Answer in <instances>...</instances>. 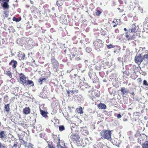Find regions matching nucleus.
Wrapping results in <instances>:
<instances>
[{"label":"nucleus","mask_w":148,"mask_h":148,"mask_svg":"<svg viewBox=\"0 0 148 148\" xmlns=\"http://www.w3.org/2000/svg\"><path fill=\"white\" fill-rule=\"evenodd\" d=\"M9 97L7 95H5L4 97L3 101L5 103H7L8 101Z\"/></svg>","instance_id":"7c9ffc66"},{"label":"nucleus","mask_w":148,"mask_h":148,"mask_svg":"<svg viewBox=\"0 0 148 148\" xmlns=\"http://www.w3.org/2000/svg\"><path fill=\"white\" fill-rule=\"evenodd\" d=\"M56 4L58 7L61 6L62 5V0H58L56 2Z\"/></svg>","instance_id":"c85d7f7f"},{"label":"nucleus","mask_w":148,"mask_h":148,"mask_svg":"<svg viewBox=\"0 0 148 148\" xmlns=\"http://www.w3.org/2000/svg\"><path fill=\"white\" fill-rule=\"evenodd\" d=\"M47 143L48 144V148H56L52 142H49L47 141Z\"/></svg>","instance_id":"a211bd4d"},{"label":"nucleus","mask_w":148,"mask_h":148,"mask_svg":"<svg viewBox=\"0 0 148 148\" xmlns=\"http://www.w3.org/2000/svg\"><path fill=\"white\" fill-rule=\"evenodd\" d=\"M39 135L40 137H41V138H43L44 137V135L43 134H42V133L40 134H39Z\"/></svg>","instance_id":"37998d69"},{"label":"nucleus","mask_w":148,"mask_h":148,"mask_svg":"<svg viewBox=\"0 0 148 148\" xmlns=\"http://www.w3.org/2000/svg\"><path fill=\"white\" fill-rule=\"evenodd\" d=\"M53 67L54 69H57L59 67V63L55 58H52L51 60Z\"/></svg>","instance_id":"0eeeda50"},{"label":"nucleus","mask_w":148,"mask_h":148,"mask_svg":"<svg viewBox=\"0 0 148 148\" xmlns=\"http://www.w3.org/2000/svg\"><path fill=\"white\" fill-rule=\"evenodd\" d=\"M57 147L58 148L60 147V148H61V147H62L61 146L60 144V141L59 142H58V143L57 145Z\"/></svg>","instance_id":"79ce46f5"},{"label":"nucleus","mask_w":148,"mask_h":148,"mask_svg":"<svg viewBox=\"0 0 148 148\" xmlns=\"http://www.w3.org/2000/svg\"><path fill=\"white\" fill-rule=\"evenodd\" d=\"M75 59L77 61H78L80 60V58L79 57L77 56V57L75 58Z\"/></svg>","instance_id":"de8ad7c7"},{"label":"nucleus","mask_w":148,"mask_h":148,"mask_svg":"<svg viewBox=\"0 0 148 148\" xmlns=\"http://www.w3.org/2000/svg\"><path fill=\"white\" fill-rule=\"evenodd\" d=\"M117 118L118 119H119V118H121L122 116H121V114H119L117 115Z\"/></svg>","instance_id":"a18cd8bd"},{"label":"nucleus","mask_w":148,"mask_h":148,"mask_svg":"<svg viewBox=\"0 0 148 148\" xmlns=\"http://www.w3.org/2000/svg\"><path fill=\"white\" fill-rule=\"evenodd\" d=\"M124 30L125 31H126V32L127 31V29L126 28H124Z\"/></svg>","instance_id":"4d7b16f0"},{"label":"nucleus","mask_w":148,"mask_h":148,"mask_svg":"<svg viewBox=\"0 0 148 148\" xmlns=\"http://www.w3.org/2000/svg\"><path fill=\"white\" fill-rule=\"evenodd\" d=\"M88 75H89L90 78L91 79L92 77V73H91L90 72H89V73L88 74Z\"/></svg>","instance_id":"8fccbe9b"},{"label":"nucleus","mask_w":148,"mask_h":148,"mask_svg":"<svg viewBox=\"0 0 148 148\" xmlns=\"http://www.w3.org/2000/svg\"><path fill=\"white\" fill-rule=\"evenodd\" d=\"M145 22L147 23L148 22V16H147L146 18H145Z\"/></svg>","instance_id":"c03bdc74"},{"label":"nucleus","mask_w":148,"mask_h":148,"mask_svg":"<svg viewBox=\"0 0 148 148\" xmlns=\"http://www.w3.org/2000/svg\"><path fill=\"white\" fill-rule=\"evenodd\" d=\"M82 132L83 134L84 135H88L89 134L88 131L85 128H83L82 129Z\"/></svg>","instance_id":"f3484780"},{"label":"nucleus","mask_w":148,"mask_h":148,"mask_svg":"<svg viewBox=\"0 0 148 148\" xmlns=\"http://www.w3.org/2000/svg\"><path fill=\"white\" fill-rule=\"evenodd\" d=\"M5 110L6 111L8 112L10 111V104H8L5 105L4 106Z\"/></svg>","instance_id":"a878e982"},{"label":"nucleus","mask_w":148,"mask_h":148,"mask_svg":"<svg viewBox=\"0 0 148 148\" xmlns=\"http://www.w3.org/2000/svg\"><path fill=\"white\" fill-rule=\"evenodd\" d=\"M59 130L60 131H62L64 130L65 129L63 125H60L59 126Z\"/></svg>","instance_id":"72a5a7b5"},{"label":"nucleus","mask_w":148,"mask_h":148,"mask_svg":"<svg viewBox=\"0 0 148 148\" xmlns=\"http://www.w3.org/2000/svg\"><path fill=\"white\" fill-rule=\"evenodd\" d=\"M147 136L144 134H140L138 138V142L141 144L143 143V142L146 140Z\"/></svg>","instance_id":"6e6552de"},{"label":"nucleus","mask_w":148,"mask_h":148,"mask_svg":"<svg viewBox=\"0 0 148 148\" xmlns=\"http://www.w3.org/2000/svg\"><path fill=\"white\" fill-rule=\"evenodd\" d=\"M129 72L127 71H124L123 73V77H127L130 75Z\"/></svg>","instance_id":"bb28decb"},{"label":"nucleus","mask_w":148,"mask_h":148,"mask_svg":"<svg viewBox=\"0 0 148 148\" xmlns=\"http://www.w3.org/2000/svg\"><path fill=\"white\" fill-rule=\"evenodd\" d=\"M23 114L25 115L29 114L30 113V109L29 107H25L23 110Z\"/></svg>","instance_id":"ddd939ff"},{"label":"nucleus","mask_w":148,"mask_h":148,"mask_svg":"<svg viewBox=\"0 0 148 148\" xmlns=\"http://www.w3.org/2000/svg\"><path fill=\"white\" fill-rule=\"evenodd\" d=\"M121 91L122 92V95H124L125 94H127L128 93V91L126 90L125 87H122L121 88Z\"/></svg>","instance_id":"dca6fc26"},{"label":"nucleus","mask_w":148,"mask_h":148,"mask_svg":"<svg viewBox=\"0 0 148 148\" xmlns=\"http://www.w3.org/2000/svg\"><path fill=\"white\" fill-rule=\"evenodd\" d=\"M98 108L100 109H105L106 108V105L103 103H100L97 105Z\"/></svg>","instance_id":"2eb2a0df"},{"label":"nucleus","mask_w":148,"mask_h":148,"mask_svg":"<svg viewBox=\"0 0 148 148\" xmlns=\"http://www.w3.org/2000/svg\"><path fill=\"white\" fill-rule=\"evenodd\" d=\"M6 136L5 132L4 131H1L0 132V138L3 139Z\"/></svg>","instance_id":"aec40b11"},{"label":"nucleus","mask_w":148,"mask_h":148,"mask_svg":"<svg viewBox=\"0 0 148 148\" xmlns=\"http://www.w3.org/2000/svg\"><path fill=\"white\" fill-rule=\"evenodd\" d=\"M143 58H144V60L146 59L148 60V54L144 55L143 56Z\"/></svg>","instance_id":"4c0bfd02"},{"label":"nucleus","mask_w":148,"mask_h":148,"mask_svg":"<svg viewBox=\"0 0 148 148\" xmlns=\"http://www.w3.org/2000/svg\"><path fill=\"white\" fill-rule=\"evenodd\" d=\"M116 143H115V142H115V141H114V142H113V143H114V144H115V145H118V144H119V142H118V144H117V140H118V141H119V140H118L117 139H116Z\"/></svg>","instance_id":"09e8293b"},{"label":"nucleus","mask_w":148,"mask_h":148,"mask_svg":"<svg viewBox=\"0 0 148 148\" xmlns=\"http://www.w3.org/2000/svg\"><path fill=\"white\" fill-rule=\"evenodd\" d=\"M18 56L19 60H24L25 58V55L24 53H23L21 51L18 52Z\"/></svg>","instance_id":"9b49d317"},{"label":"nucleus","mask_w":148,"mask_h":148,"mask_svg":"<svg viewBox=\"0 0 148 148\" xmlns=\"http://www.w3.org/2000/svg\"><path fill=\"white\" fill-rule=\"evenodd\" d=\"M0 148H7V147L4 145L0 143Z\"/></svg>","instance_id":"ea45409f"},{"label":"nucleus","mask_w":148,"mask_h":148,"mask_svg":"<svg viewBox=\"0 0 148 148\" xmlns=\"http://www.w3.org/2000/svg\"><path fill=\"white\" fill-rule=\"evenodd\" d=\"M53 138L54 139V141L55 142H57L58 141L59 142L60 141V139L58 137L57 135H53Z\"/></svg>","instance_id":"b1692460"},{"label":"nucleus","mask_w":148,"mask_h":148,"mask_svg":"<svg viewBox=\"0 0 148 148\" xmlns=\"http://www.w3.org/2000/svg\"><path fill=\"white\" fill-rule=\"evenodd\" d=\"M143 60H144V58H143V57H142L141 54L136 55L134 59L135 63L138 64H140Z\"/></svg>","instance_id":"423d86ee"},{"label":"nucleus","mask_w":148,"mask_h":148,"mask_svg":"<svg viewBox=\"0 0 148 148\" xmlns=\"http://www.w3.org/2000/svg\"><path fill=\"white\" fill-rule=\"evenodd\" d=\"M126 148H130V146L129 145H127L126 147Z\"/></svg>","instance_id":"13d9d810"},{"label":"nucleus","mask_w":148,"mask_h":148,"mask_svg":"<svg viewBox=\"0 0 148 148\" xmlns=\"http://www.w3.org/2000/svg\"><path fill=\"white\" fill-rule=\"evenodd\" d=\"M75 56H79L80 55H83V53L82 51H80L79 50H77V49L75 50Z\"/></svg>","instance_id":"412c9836"},{"label":"nucleus","mask_w":148,"mask_h":148,"mask_svg":"<svg viewBox=\"0 0 148 148\" xmlns=\"http://www.w3.org/2000/svg\"><path fill=\"white\" fill-rule=\"evenodd\" d=\"M18 145V143L17 142H15V143L14 144V145H13L12 147H15L16 148L17 147Z\"/></svg>","instance_id":"e433bc0d"},{"label":"nucleus","mask_w":148,"mask_h":148,"mask_svg":"<svg viewBox=\"0 0 148 148\" xmlns=\"http://www.w3.org/2000/svg\"><path fill=\"white\" fill-rule=\"evenodd\" d=\"M67 92L68 94H69V92L68 91H67Z\"/></svg>","instance_id":"0e129e2a"},{"label":"nucleus","mask_w":148,"mask_h":148,"mask_svg":"<svg viewBox=\"0 0 148 148\" xmlns=\"http://www.w3.org/2000/svg\"><path fill=\"white\" fill-rule=\"evenodd\" d=\"M19 81L20 83L24 86L30 85L31 86H33L34 84L33 81L28 79L27 77H26L23 74L21 73H19Z\"/></svg>","instance_id":"f257e3e1"},{"label":"nucleus","mask_w":148,"mask_h":148,"mask_svg":"<svg viewBox=\"0 0 148 148\" xmlns=\"http://www.w3.org/2000/svg\"><path fill=\"white\" fill-rule=\"evenodd\" d=\"M112 131L104 130H102L100 133L101 138L106 139L109 140H111V138Z\"/></svg>","instance_id":"f03ea898"},{"label":"nucleus","mask_w":148,"mask_h":148,"mask_svg":"<svg viewBox=\"0 0 148 148\" xmlns=\"http://www.w3.org/2000/svg\"><path fill=\"white\" fill-rule=\"evenodd\" d=\"M52 10H55V8L54 7H53L52 8Z\"/></svg>","instance_id":"bf43d9fd"},{"label":"nucleus","mask_w":148,"mask_h":148,"mask_svg":"<svg viewBox=\"0 0 148 148\" xmlns=\"http://www.w3.org/2000/svg\"><path fill=\"white\" fill-rule=\"evenodd\" d=\"M71 140L74 143H79L80 137L78 133L72 134L70 137Z\"/></svg>","instance_id":"20e7f679"},{"label":"nucleus","mask_w":148,"mask_h":148,"mask_svg":"<svg viewBox=\"0 0 148 148\" xmlns=\"http://www.w3.org/2000/svg\"><path fill=\"white\" fill-rule=\"evenodd\" d=\"M33 54V53L32 52L29 53L28 54V56H29L30 55V54Z\"/></svg>","instance_id":"052dcab7"},{"label":"nucleus","mask_w":148,"mask_h":148,"mask_svg":"<svg viewBox=\"0 0 148 148\" xmlns=\"http://www.w3.org/2000/svg\"><path fill=\"white\" fill-rule=\"evenodd\" d=\"M143 148H148V141H145L142 145Z\"/></svg>","instance_id":"393cba45"},{"label":"nucleus","mask_w":148,"mask_h":148,"mask_svg":"<svg viewBox=\"0 0 148 148\" xmlns=\"http://www.w3.org/2000/svg\"><path fill=\"white\" fill-rule=\"evenodd\" d=\"M12 32H14L15 31V29L14 28L12 29Z\"/></svg>","instance_id":"6e6d98bb"},{"label":"nucleus","mask_w":148,"mask_h":148,"mask_svg":"<svg viewBox=\"0 0 148 148\" xmlns=\"http://www.w3.org/2000/svg\"><path fill=\"white\" fill-rule=\"evenodd\" d=\"M127 119H125L124 121H127Z\"/></svg>","instance_id":"338daca9"},{"label":"nucleus","mask_w":148,"mask_h":148,"mask_svg":"<svg viewBox=\"0 0 148 148\" xmlns=\"http://www.w3.org/2000/svg\"><path fill=\"white\" fill-rule=\"evenodd\" d=\"M115 31L116 33H117V32H119V30L118 29H115Z\"/></svg>","instance_id":"864d4df0"},{"label":"nucleus","mask_w":148,"mask_h":148,"mask_svg":"<svg viewBox=\"0 0 148 148\" xmlns=\"http://www.w3.org/2000/svg\"><path fill=\"white\" fill-rule=\"evenodd\" d=\"M115 47L114 45H112L111 44H110L107 45V48L108 49H110L112 48H114Z\"/></svg>","instance_id":"f704fd0d"},{"label":"nucleus","mask_w":148,"mask_h":148,"mask_svg":"<svg viewBox=\"0 0 148 148\" xmlns=\"http://www.w3.org/2000/svg\"><path fill=\"white\" fill-rule=\"evenodd\" d=\"M30 145H31V146L32 147V146H33V145L31 144H30Z\"/></svg>","instance_id":"e2e57ef3"},{"label":"nucleus","mask_w":148,"mask_h":148,"mask_svg":"<svg viewBox=\"0 0 148 148\" xmlns=\"http://www.w3.org/2000/svg\"><path fill=\"white\" fill-rule=\"evenodd\" d=\"M21 20V17H19L18 18H16L15 17H14L12 18V20L14 21H16V22H19Z\"/></svg>","instance_id":"c756f323"},{"label":"nucleus","mask_w":148,"mask_h":148,"mask_svg":"<svg viewBox=\"0 0 148 148\" xmlns=\"http://www.w3.org/2000/svg\"><path fill=\"white\" fill-rule=\"evenodd\" d=\"M47 79L45 78H43L39 79L38 80V82L40 83V84L41 85L42 84V83L44 80L46 81Z\"/></svg>","instance_id":"cd10ccee"},{"label":"nucleus","mask_w":148,"mask_h":148,"mask_svg":"<svg viewBox=\"0 0 148 148\" xmlns=\"http://www.w3.org/2000/svg\"><path fill=\"white\" fill-rule=\"evenodd\" d=\"M104 42L101 40L100 39H97L95 40L93 42L94 46L95 49H100L103 48V47Z\"/></svg>","instance_id":"7ed1b4c3"},{"label":"nucleus","mask_w":148,"mask_h":148,"mask_svg":"<svg viewBox=\"0 0 148 148\" xmlns=\"http://www.w3.org/2000/svg\"><path fill=\"white\" fill-rule=\"evenodd\" d=\"M17 64V62L14 60H11L9 63V65L12 66L13 69H16Z\"/></svg>","instance_id":"9d476101"},{"label":"nucleus","mask_w":148,"mask_h":148,"mask_svg":"<svg viewBox=\"0 0 148 148\" xmlns=\"http://www.w3.org/2000/svg\"><path fill=\"white\" fill-rule=\"evenodd\" d=\"M95 94L96 96L97 97H99L100 95L99 92H98V91L97 92H95Z\"/></svg>","instance_id":"c9c22d12"},{"label":"nucleus","mask_w":148,"mask_h":148,"mask_svg":"<svg viewBox=\"0 0 148 148\" xmlns=\"http://www.w3.org/2000/svg\"><path fill=\"white\" fill-rule=\"evenodd\" d=\"M147 127H148V121L147 122V124H146Z\"/></svg>","instance_id":"680f3d73"},{"label":"nucleus","mask_w":148,"mask_h":148,"mask_svg":"<svg viewBox=\"0 0 148 148\" xmlns=\"http://www.w3.org/2000/svg\"><path fill=\"white\" fill-rule=\"evenodd\" d=\"M93 83H96L97 82V81L96 79H93Z\"/></svg>","instance_id":"603ef678"},{"label":"nucleus","mask_w":148,"mask_h":148,"mask_svg":"<svg viewBox=\"0 0 148 148\" xmlns=\"http://www.w3.org/2000/svg\"><path fill=\"white\" fill-rule=\"evenodd\" d=\"M136 28L137 27L135 25L133 24L132 26V27L131 28V29L128 30L129 31L131 32V33H136L137 31Z\"/></svg>","instance_id":"f8f14e48"},{"label":"nucleus","mask_w":148,"mask_h":148,"mask_svg":"<svg viewBox=\"0 0 148 148\" xmlns=\"http://www.w3.org/2000/svg\"><path fill=\"white\" fill-rule=\"evenodd\" d=\"M1 95H3V93H1Z\"/></svg>","instance_id":"69168bd1"},{"label":"nucleus","mask_w":148,"mask_h":148,"mask_svg":"<svg viewBox=\"0 0 148 148\" xmlns=\"http://www.w3.org/2000/svg\"><path fill=\"white\" fill-rule=\"evenodd\" d=\"M40 112L41 115L44 117H46L47 116V112L42 110H40Z\"/></svg>","instance_id":"6ab92c4d"},{"label":"nucleus","mask_w":148,"mask_h":148,"mask_svg":"<svg viewBox=\"0 0 148 148\" xmlns=\"http://www.w3.org/2000/svg\"><path fill=\"white\" fill-rule=\"evenodd\" d=\"M8 11H5L3 12L4 14V16L6 18H7L8 16Z\"/></svg>","instance_id":"473e14b6"},{"label":"nucleus","mask_w":148,"mask_h":148,"mask_svg":"<svg viewBox=\"0 0 148 148\" xmlns=\"http://www.w3.org/2000/svg\"><path fill=\"white\" fill-rule=\"evenodd\" d=\"M6 74L10 78H12V73L9 71H6Z\"/></svg>","instance_id":"2f4dec72"},{"label":"nucleus","mask_w":148,"mask_h":148,"mask_svg":"<svg viewBox=\"0 0 148 148\" xmlns=\"http://www.w3.org/2000/svg\"><path fill=\"white\" fill-rule=\"evenodd\" d=\"M118 47L116 49L115 48L114 50V53H116L117 52H118V51L120 49L119 47H118Z\"/></svg>","instance_id":"a19ab883"},{"label":"nucleus","mask_w":148,"mask_h":148,"mask_svg":"<svg viewBox=\"0 0 148 148\" xmlns=\"http://www.w3.org/2000/svg\"><path fill=\"white\" fill-rule=\"evenodd\" d=\"M72 55L73 57H74L75 56H76L75 55V53H72Z\"/></svg>","instance_id":"5fc2aeb1"},{"label":"nucleus","mask_w":148,"mask_h":148,"mask_svg":"<svg viewBox=\"0 0 148 148\" xmlns=\"http://www.w3.org/2000/svg\"><path fill=\"white\" fill-rule=\"evenodd\" d=\"M95 10L96 11L95 14L97 16H99L101 14L102 12V9L99 7L97 8Z\"/></svg>","instance_id":"4468645a"},{"label":"nucleus","mask_w":148,"mask_h":148,"mask_svg":"<svg viewBox=\"0 0 148 148\" xmlns=\"http://www.w3.org/2000/svg\"><path fill=\"white\" fill-rule=\"evenodd\" d=\"M117 19H114V20L112 22V24L113 27H115L117 26L118 25V21Z\"/></svg>","instance_id":"5701e85b"},{"label":"nucleus","mask_w":148,"mask_h":148,"mask_svg":"<svg viewBox=\"0 0 148 148\" xmlns=\"http://www.w3.org/2000/svg\"><path fill=\"white\" fill-rule=\"evenodd\" d=\"M61 148H68L61 147Z\"/></svg>","instance_id":"774afa93"},{"label":"nucleus","mask_w":148,"mask_h":148,"mask_svg":"<svg viewBox=\"0 0 148 148\" xmlns=\"http://www.w3.org/2000/svg\"><path fill=\"white\" fill-rule=\"evenodd\" d=\"M76 111L80 114H82L84 113V111L83 110L82 108L81 107L77 108Z\"/></svg>","instance_id":"4be33fe9"},{"label":"nucleus","mask_w":148,"mask_h":148,"mask_svg":"<svg viewBox=\"0 0 148 148\" xmlns=\"http://www.w3.org/2000/svg\"><path fill=\"white\" fill-rule=\"evenodd\" d=\"M137 80L139 82H141L142 81V79H141V78H138L137 79Z\"/></svg>","instance_id":"3c124183"},{"label":"nucleus","mask_w":148,"mask_h":148,"mask_svg":"<svg viewBox=\"0 0 148 148\" xmlns=\"http://www.w3.org/2000/svg\"><path fill=\"white\" fill-rule=\"evenodd\" d=\"M143 84L144 85H146L147 86H148V83L147 82V81L145 80L143 81Z\"/></svg>","instance_id":"58836bf2"},{"label":"nucleus","mask_w":148,"mask_h":148,"mask_svg":"<svg viewBox=\"0 0 148 148\" xmlns=\"http://www.w3.org/2000/svg\"><path fill=\"white\" fill-rule=\"evenodd\" d=\"M10 0H0V2L3 3L2 6L4 9H8L9 8V5L8 4Z\"/></svg>","instance_id":"1a4fd4ad"},{"label":"nucleus","mask_w":148,"mask_h":148,"mask_svg":"<svg viewBox=\"0 0 148 148\" xmlns=\"http://www.w3.org/2000/svg\"><path fill=\"white\" fill-rule=\"evenodd\" d=\"M86 50L87 51H88V50L89 51V52H90L91 51V49L90 48L88 47H87L86 49Z\"/></svg>","instance_id":"49530a36"},{"label":"nucleus","mask_w":148,"mask_h":148,"mask_svg":"<svg viewBox=\"0 0 148 148\" xmlns=\"http://www.w3.org/2000/svg\"><path fill=\"white\" fill-rule=\"evenodd\" d=\"M131 32L127 30L125 33V37L126 38L127 40L131 41L132 40H134L135 38V36L134 34L131 35L130 33Z\"/></svg>","instance_id":"39448f33"}]
</instances>
